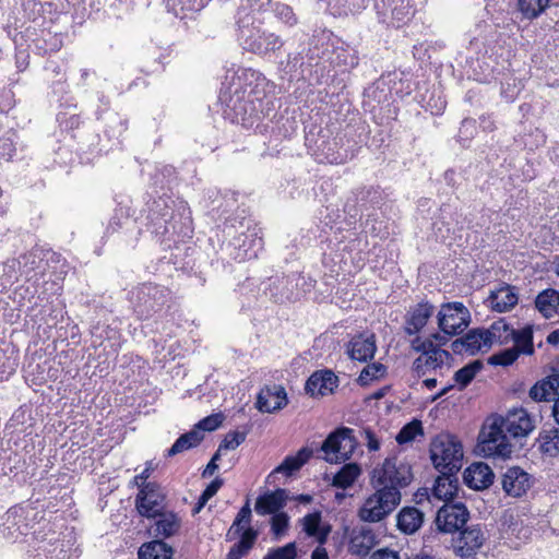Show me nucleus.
<instances>
[{"label":"nucleus","instance_id":"obj_43","mask_svg":"<svg viewBox=\"0 0 559 559\" xmlns=\"http://www.w3.org/2000/svg\"><path fill=\"white\" fill-rule=\"evenodd\" d=\"M418 435H423L421 421L414 419L400 430L395 440L399 444H404L413 441Z\"/></svg>","mask_w":559,"mask_h":559},{"label":"nucleus","instance_id":"obj_24","mask_svg":"<svg viewBox=\"0 0 559 559\" xmlns=\"http://www.w3.org/2000/svg\"><path fill=\"white\" fill-rule=\"evenodd\" d=\"M440 475L437 477L432 488L435 498L445 502H450L459 491L457 473L449 471H438Z\"/></svg>","mask_w":559,"mask_h":559},{"label":"nucleus","instance_id":"obj_21","mask_svg":"<svg viewBox=\"0 0 559 559\" xmlns=\"http://www.w3.org/2000/svg\"><path fill=\"white\" fill-rule=\"evenodd\" d=\"M377 544V535L370 527H355L350 533L349 551L352 555L365 557Z\"/></svg>","mask_w":559,"mask_h":559},{"label":"nucleus","instance_id":"obj_55","mask_svg":"<svg viewBox=\"0 0 559 559\" xmlns=\"http://www.w3.org/2000/svg\"><path fill=\"white\" fill-rule=\"evenodd\" d=\"M360 437L366 440V445L369 451H378L380 449V442L376 433L370 428H364L360 431Z\"/></svg>","mask_w":559,"mask_h":559},{"label":"nucleus","instance_id":"obj_17","mask_svg":"<svg viewBox=\"0 0 559 559\" xmlns=\"http://www.w3.org/2000/svg\"><path fill=\"white\" fill-rule=\"evenodd\" d=\"M151 518L154 519V523L151 525L150 532L158 539L163 540V538L175 536L181 528V518L173 511L164 510Z\"/></svg>","mask_w":559,"mask_h":559},{"label":"nucleus","instance_id":"obj_19","mask_svg":"<svg viewBox=\"0 0 559 559\" xmlns=\"http://www.w3.org/2000/svg\"><path fill=\"white\" fill-rule=\"evenodd\" d=\"M338 378L331 370H318L307 380L305 390L311 396L328 395L337 388Z\"/></svg>","mask_w":559,"mask_h":559},{"label":"nucleus","instance_id":"obj_3","mask_svg":"<svg viewBox=\"0 0 559 559\" xmlns=\"http://www.w3.org/2000/svg\"><path fill=\"white\" fill-rule=\"evenodd\" d=\"M534 428V419L525 408H512L506 416H495L485 423L477 447L485 456L509 457L513 448L510 438L526 437Z\"/></svg>","mask_w":559,"mask_h":559},{"label":"nucleus","instance_id":"obj_34","mask_svg":"<svg viewBox=\"0 0 559 559\" xmlns=\"http://www.w3.org/2000/svg\"><path fill=\"white\" fill-rule=\"evenodd\" d=\"M204 439V435L199 430H190L183 435H181L171 448L168 450L167 455L174 456L186 450L198 447L201 441Z\"/></svg>","mask_w":559,"mask_h":559},{"label":"nucleus","instance_id":"obj_7","mask_svg":"<svg viewBox=\"0 0 559 559\" xmlns=\"http://www.w3.org/2000/svg\"><path fill=\"white\" fill-rule=\"evenodd\" d=\"M358 441L354 436V429L340 427L332 431L321 444V451L325 454V461L341 463L347 461L354 453Z\"/></svg>","mask_w":559,"mask_h":559},{"label":"nucleus","instance_id":"obj_38","mask_svg":"<svg viewBox=\"0 0 559 559\" xmlns=\"http://www.w3.org/2000/svg\"><path fill=\"white\" fill-rule=\"evenodd\" d=\"M511 341L514 342L513 347L520 354L532 355L534 353L533 328L531 325H526L521 330L514 329V335Z\"/></svg>","mask_w":559,"mask_h":559},{"label":"nucleus","instance_id":"obj_1","mask_svg":"<svg viewBox=\"0 0 559 559\" xmlns=\"http://www.w3.org/2000/svg\"><path fill=\"white\" fill-rule=\"evenodd\" d=\"M411 466L397 462L396 457H388L373 468L371 486L374 492L369 496L358 511L361 521L377 523L392 513L401 502L400 488L412 481Z\"/></svg>","mask_w":559,"mask_h":559},{"label":"nucleus","instance_id":"obj_15","mask_svg":"<svg viewBox=\"0 0 559 559\" xmlns=\"http://www.w3.org/2000/svg\"><path fill=\"white\" fill-rule=\"evenodd\" d=\"M376 352V335L370 332L356 334L346 344V354L348 357L359 362L372 360Z\"/></svg>","mask_w":559,"mask_h":559},{"label":"nucleus","instance_id":"obj_29","mask_svg":"<svg viewBox=\"0 0 559 559\" xmlns=\"http://www.w3.org/2000/svg\"><path fill=\"white\" fill-rule=\"evenodd\" d=\"M174 548L162 539L144 543L138 551L139 559H171Z\"/></svg>","mask_w":559,"mask_h":559},{"label":"nucleus","instance_id":"obj_64","mask_svg":"<svg viewBox=\"0 0 559 559\" xmlns=\"http://www.w3.org/2000/svg\"><path fill=\"white\" fill-rule=\"evenodd\" d=\"M550 382H554V392L556 397H559V373L554 372L548 376Z\"/></svg>","mask_w":559,"mask_h":559},{"label":"nucleus","instance_id":"obj_59","mask_svg":"<svg viewBox=\"0 0 559 559\" xmlns=\"http://www.w3.org/2000/svg\"><path fill=\"white\" fill-rule=\"evenodd\" d=\"M313 451L307 447L301 448L296 455V460L300 463L301 466H304L312 456Z\"/></svg>","mask_w":559,"mask_h":559},{"label":"nucleus","instance_id":"obj_63","mask_svg":"<svg viewBox=\"0 0 559 559\" xmlns=\"http://www.w3.org/2000/svg\"><path fill=\"white\" fill-rule=\"evenodd\" d=\"M311 559H329V556L324 548L318 547L312 551Z\"/></svg>","mask_w":559,"mask_h":559},{"label":"nucleus","instance_id":"obj_40","mask_svg":"<svg viewBox=\"0 0 559 559\" xmlns=\"http://www.w3.org/2000/svg\"><path fill=\"white\" fill-rule=\"evenodd\" d=\"M483 367L484 365L480 360H474L455 371L453 379L460 386V390L465 389Z\"/></svg>","mask_w":559,"mask_h":559},{"label":"nucleus","instance_id":"obj_57","mask_svg":"<svg viewBox=\"0 0 559 559\" xmlns=\"http://www.w3.org/2000/svg\"><path fill=\"white\" fill-rule=\"evenodd\" d=\"M15 151V146L10 136L0 139V156L11 158Z\"/></svg>","mask_w":559,"mask_h":559},{"label":"nucleus","instance_id":"obj_61","mask_svg":"<svg viewBox=\"0 0 559 559\" xmlns=\"http://www.w3.org/2000/svg\"><path fill=\"white\" fill-rule=\"evenodd\" d=\"M452 350L456 354H461L462 352L467 353V344H465V336L462 338L455 340L452 345Z\"/></svg>","mask_w":559,"mask_h":559},{"label":"nucleus","instance_id":"obj_8","mask_svg":"<svg viewBox=\"0 0 559 559\" xmlns=\"http://www.w3.org/2000/svg\"><path fill=\"white\" fill-rule=\"evenodd\" d=\"M411 346L415 352L421 354L413 362V370L418 376H424L429 370L441 368L452 358L448 350L440 348L431 340H421L419 336H416L412 341Z\"/></svg>","mask_w":559,"mask_h":559},{"label":"nucleus","instance_id":"obj_48","mask_svg":"<svg viewBox=\"0 0 559 559\" xmlns=\"http://www.w3.org/2000/svg\"><path fill=\"white\" fill-rule=\"evenodd\" d=\"M297 548L295 543H288L283 547L270 549L263 559H296Z\"/></svg>","mask_w":559,"mask_h":559},{"label":"nucleus","instance_id":"obj_45","mask_svg":"<svg viewBox=\"0 0 559 559\" xmlns=\"http://www.w3.org/2000/svg\"><path fill=\"white\" fill-rule=\"evenodd\" d=\"M385 368L382 364H369L361 370L357 381L360 385H368L372 380L382 377Z\"/></svg>","mask_w":559,"mask_h":559},{"label":"nucleus","instance_id":"obj_50","mask_svg":"<svg viewBox=\"0 0 559 559\" xmlns=\"http://www.w3.org/2000/svg\"><path fill=\"white\" fill-rule=\"evenodd\" d=\"M246 440V433L239 431L228 432L218 447V452L223 450H235Z\"/></svg>","mask_w":559,"mask_h":559},{"label":"nucleus","instance_id":"obj_13","mask_svg":"<svg viewBox=\"0 0 559 559\" xmlns=\"http://www.w3.org/2000/svg\"><path fill=\"white\" fill-rule=\"evenodd\" d=\"M165 493L157 483H147L139 489L135 499L138 512L145 518H151L156 513L164 511Z\"/></svg>","mask_w":559,"mask_h":559},{"label":"nucleus","instance_id":"obj_53","mask_svg":"<svg viewBox=\"0 0 559 559\" xmlns=\"http://www.w3.org/2000/svg\"><path fill=\"white\" fill-rule=\"evenodd\" d=\"M178 4L180 5V10L182 12H198L204 8L205 2H204V0H178ZM176 15L179 16L180 19H183L187 16L186 13H183L182 15H179L178 12H176Z\"/></svg>","mask_w":559,"mask_h":559},{"label":"nucleus","instance_id":"obj_56","mask_svg":"<svg viewBox=\"0 0 559 559\" xmlns=\"http://www.w3.org/2000/svg\"><path fill=\"white\" fill-rule=\"evenodd\" d=\"M342 7L355 14V13H359L361 12L362 10H365L367 8V4L369 2V0H337Z\"/></svg>","mask_w":559,"mask_h":559},{"label":"nucleus","instance_id":"obj_26","mask_svg":"<svg viewBox=\"0 0 559 559\" xmlns=\"http://www.w3.org/2000/svg\"><path fill=\"white\" fill-rule=\"evenodd\" d=\"M518 300L515 288L510 285H502L490 293L487 304L493 311L506 312L511 310L518 304Z\"/></svg>","mask_w":559,"mask_h":559},{"label":"nucleus","instance_id":"obj_20","mask_svg":"<svg viewBox=\"0 0 559 559\" xmlns=\"http://www.w3.org/2000/svg\"><path fill=\"white\" fill-rule=\"evenodd\" d=\"M435 311L433 305L428 301H421L407 312L404 332L407 335H416L427 324L429 318Z\"/></svg>","mask_w":559,"mask_h":559},{"label":"nucleus","instance_id":"obj_42","mask_svg":"<svg viewBox=\"0 0 559 559\" xmlns=\"http://www.w3.org/2000/svg\"><path fill=\"white\" fill-rule=\"evenodd\" d=\"M549 0H519V9L527 19H535L548 7Z\"/></svg>","mask_w":559,"mask_h":559},{"label":"nucleus","instance_id":"obj_35","mask_svg":"<svg viewBox=\"0 0 559 559\" xmlns=\"http://www.w3.org/2000/svg\"><path fill=\"white\" fill-rule=\"evenodd\" d=\"M490 345L497 343L504 345L511 342L514 335V329L511 328L503 319L495 321L489 329H486Z\"/></svg>","mask_w":559,"mask_h":559},{"label":"nucleus","instance_id":"obj_10","mask_svg":"<svg viewBox=\"0 0 559 559\" xmlns=\"http://www.w3.org/2000/svg\"><path fill=\"white\" fill-rule=\"evenodd\" d=\"M437 319L443 334L454 336L468 326L471 313L462 302L453 301L441 305Z\"/></svg>","mask_w":559,"mask_h":559},{"label":"nucleus","instance_id":"obj_22","mask_svg":"<svg viewBox=\"0 0 559 559\" xmlns=\"http://www.w3.org/2000/svg\"><path fill=\"white\" fill-rule=\"evenodd\" d=\"M237 250L235 259L238 261L250 260L258 257L259 250L262 248V238L258 237L255 229L240 234L233 242Z\"/></svg>","mask_w":559,"mask_h":559},{"label":"nucleus","instance_id":"obj_2","mask_svg":"<svg viewBox=\"0 0 559 559\" xmlns=\"http://www.w3.org/2000/svg\"><path fill=\"white\" fill-rule=\"evenodd\" d=\"M266 78L252 69L243 71L234 82L229 93L224 92L221 100L225 105L224 115L234 123L252 126L269 116L271 102L266 99Z\"/></svg>","mask_w":559,"mask_h":559},{"label":"nucleus","instance_id":"obj_14","mask_svg":"<svg viewBox=\"0 0 559 559\" xmlns=\"http://www.w3.org/2000/svg\"><path fill=\"white\" fill-rule=\"evenodd\" d=\"M174 211L168 205L167 200L159 198L150 206L147 219L148 228L152 234L163 237L170 231V225Z\"/></svg>","mask_w":559,"mask_h":559},{"label":"nucleus","instance_id":"obj_6","mask_svg":"<svg viewBox=\"0 0 559 559\" xmlns=\"http://www.w3.org/2000/svg\"><path fill=\"white\" fill-rule=\"evenodd\" d=\"M169 292L167 288L145 283L130 292V302L134 312L140 319H148L160 311L168 301Z\"/></svg>","mask_w":559,"mask_h":559},{"label":"nucleus","instance_id":"obj_32","mask_svg":"<svg viewBox=\"0 0 559 559\" xmlns=\"http://www.w3.org/2000/svg\"><path fill=\"white\" fill-rule=\"evenodd\" d=\"M361 474L357 463H347L333 476L332 486L341 489L350 487Z\"/></svg>","mask_w":559,"mask_h":559},{"label":"nucleus","instance_id":"obj_44","mask_svg":"<svg viewBox=\"0 0 559 559\" xmlns=\"http://www.w3.org/2000/svg\"><path fill=\"white\" fill-rule=\"evenodd\" d=\"M520 355L519 350L514 347L506 348L490 356L488 358V364L492 366L507 367L512 365Z\"/></svg>","mask_w":559,"mask_h":559},{"label":"nucleus","instance_id":"obj_11","mask_svg":"<svg viewBox=\"0 0 559 559\" xmlns=\"http://www.w3.org/2000/svg\"><path fill=\"white\" fill-rule=\"evenodd\" d=\"M487 540L480 525H471L459 531L452 540L453 552L461 559H475L477 552Z\"/></svg>","mask_w":559,"mask_h":559},{"label":"nucleus","instance_id":"obj_39","mask_svg":"<svg viewBox=\"0 0 559 559\" xmlns=\"http://www.w3.org/2000/svg\"><path fill=\"white\" fill-rule=\"evenodd\" d=\"M535 305L545 317H549L559 307V293L554 289H546L537 295Z\"/></svg>","mask_w":559,"mask_h":559},{"label":"nucleus","instance_id":"obj_54","mask_svg":"<svg viewBox=\"0 0 559 559\" xmlns=\"http://www.w3.org/2000/svg\"><path fill=\"white\" fill-rule=\"evenodd\" d=\"M304 64V58L299 52L288 53L286 64L283 67V70L287 74H293L297 72L298 69Z\"/></svg>","mask_w":559,"mask_h":559},{"label":"nucleus","instance_id":"obj_28","mask_svg":"<svg viewBox=\"0 0 559 559\" xmlns=\"http://www.w3.org/2000/svg\"><path fill=\"white\" fill-rule=\"evenodd\" d=\"M424 522V513L415 507H405L396 515V526L404 534H414Z\"/></svg>","mask_w":559,"mask_h":559},{"label":"nucleus","instance_id":"obj_18","mask_svg":"<svg viewBox=\"0 0 559 559\" xmlns=\"http://www.w3.org/2000/svg\"><path fill=\"white\" fill-rule=\"evenodd\" d=\"M501 485L504 492L512 497H521L531 488L528 473L518 466H512L502 475Z\"/></svg>","mask_w":559,"mask_h":559},{"label":"nucleus","instance_id":"obj_52","mask_svg":"<svg viewBox=\"0 0 559 559\" xmlns=\"http://www.w3.org/2000/svg\"><path fill=\"white\" fill-rule=\"evenodd\" d=\"M302 466L295 456H286L284 461L269 475V478L275 473H283L290 476L294 472L300 469Z\"/></svg>","mask_w":559,"mask_h":559},{"label":"nucleus","instance_id":"obj_37","mask_svg":"<svg viewBox=\"0 0 559 559\" xmlns=\"http://www.w3.org/2000/svg\"><path fill=\"white\" fill-rule=\"evenodd\" d=\"M465 344H467V353L469 355H475L483 348L491 346L486 329L471 330L465 335Z\"/></svg>","mask_w":559,"mask_h":559},{"label":"nucleus","instance_id":"obj_36","mask_svg":"<svg viewBox=\"0 0 559 559\" xmlns=\"http://www.w3.org/2000/svg\"><path fill=\"white\" fill-rule=\"evenodd\" d=\"M528 396L534 402L555 401L554 382H550L548 376L543 378L530 389Z\"/></svg>","mask_w":559,"mask_h":559},{"label":"nucleus","instance_id":"obj_51","mask_svg":"<svg viewBox=\"0 0 559 559\" xmlns=\"http://www.w3.org/2000/svg\"><path fill=\"white\" fill-rule=\"evenodd\" d=\"M223 423V416L221 414L210 415L203 419H201L197 425L194 430H199L204 435V431H214L217 429Z\"/></svg>","mask_w":559,"mask_h":559},{"label":"nucleus","instance_id":"obj_12","mask_svg":"<svg viewBox=\"0 0 559 559\" xmlns=\"http://www.w3.org/2000/svg\"><path fill=\"white\" fill-rule=\"evenodd\" d=\"M469 519V512L463 502H445L437 512L436 525L442 533L461 531Z\"/></svg>","mask_w":559,"mask_h":559},{"label":"nucleus","instance_id":"obj_33","mask_svg":"<svg viewBox=\"0 0 559 559\" xmlns=\"http://www.w3.org/2000/svg\"><path fill=\"white\" fill-rule=\"evenodd\" d=\"M302 528L310 537H316L318 542L324 543L330 533V528L321 527V513L313 512L302 518Z\"/></svg>","mask_w":559,"mask_h":559},{"label":"nucleus","instance_id":"obj_41","mask_svg":"<svg viewBox=\"0 0 559 559\" xmlns=\"http://www.w3.org/2000/svg\"><path fill=\"white\" fill-rule=\"evenodd\" d=\"M251 521V508L249 504V501L246 502V504L239 510L237 513L234 523L231 524L230 528L228 530L226 537L227 540L234 539L236 536L240 535L243 530L241 524L242 523H250Z\"/></svg>","mask_w":559,"mask_h":559},{"label":"nucleus","instance_id":"obj_31","mask_svg":"<svg viewBox=\"0 0 559 559\" xmlns=\"http://www.w3.org/2000/svg\"><path fill=\"white\" fill-rule=\"evenodd\" d=\"M539 450L550 456L559 455V428H544L538 436Z\"/></svg>","mask_w":559,"mask_h":559},{"label":"nucleus","instance_id":"obj_58","mask_svg":"<svg viewBox=\"0 0 559 559\" xmlns=\"http://www.w3.org/2000/svg\"><path fill=\"white\" fill-rule=\"evenodd\" d=\"M370 559H401L397 551L390 548H381L376 550Z\"/></svg>","mask_w":559,"mask_h":559},{"label":"nucleus","instance_id":"obj_23","mask_svg":"<svg viewBox=\"0 0 559 559\" xmlns=\"http://www.w3.org/2000/svg\"><path fill=\"white\" fill-rule=\"evenodd\" d=\"M463 478L469 488L479 490L489 487L493 483L495 474L489 465L477 462L464 471Z\"/></svg>","mask_w":559,"mask_h":559},{"label":"nucleus","instance_id":"obj_47","mask_svg":"<svg viewBox=\"0 0 559 559\" xmlns=\"http://www.w3.org/2000/svg\"><path fill=\"white\" fill-rule=\"evenodd\" d=\"M289 526V516L285 512L273 514L271 518V532L275 539H280L285 535Z\"/></svg>","mask_w":559,"mask_h":559},{"label":"nucleus","instance_id":"obj_49","mask_svg":"<svg viewBox=\"0 0 559 559\" xmlns=\"http://www.w3.org/2000/svg\"><path fill=\"white\" fill-rule=\"evenodd\" d=\"M274 13L280 21L289 27H293L298 23V19L293 9L285 3H277L274 8Z\"/></svg>","mask_w":559,"mask_h":559},{"label":"nucleus","instance_id":"obj_60","mask_svg":"<svg viewBox=\"0 0 559 559\" xmlns=\"http://www.w3.org/2000/svg\"><path fill=\"white\" fill-rule=\"evenodd\" d=\"M152 466L147 464L144 471L134 477L135 480L141 479V484H139V489L142 488L143 485H147V478L151 476Z\"/></svg>","mask_w":559,"mask_h":559},{"label":"nucleus","instance_id":"obj_62","mask_svg":"<svg viewBox=\"0 0 559 559\" xmlns=\"http://www.w3.org/2000/svg\"><path fill=\"white\" fill-rule=\"evenodd\" d=\"M218 468V465L212 461H210L205 467V469L202 473V477H210L212 476Z\"/></svg>","mask_w":559,"mask_h":559},{"label":"nucleus","instance_id":"obj_27","mask_svg":"<svg viewBox=\"0 0 559 559\" xmlns=\"http://www.w3.org/2000/svg\"><path fill=\"white\" fill-rule=\"evenodd\" d=\"M23 521L24 518L21 513V509H9L1 525V534L3 537L16 540L20 536L25 535L27 525L23 524Z\"/></svg>","mask_w":559,"mask_h":559},{"label":"nucleus","instance_id":"obj_25","mask_svg":"<svg viewBox=\"0 0 559 559\" xmlns=\"http://www.w3.org/2000/svg\"><path fill=\"white\" fill-rule=\"evenodd\" d=\"M287 495L285 489H276L257 498L254 510L260 515L276 514L286 504Z\"/></svg>","mask_w":559,"mask_h":559},{"label":"nucleus","instance_id":"obj_5","mask_svg":"<svg viewBox=\"0 0 559 559\" xmlns=\"http://www.w3.org/2000/svg\"><path fill=\"white\" fill-rule=\"evenodd\" d=\"M430 459L437 471L459 473L463 462V447L450 433L438 435L430 444Z\"/></svg>","mask_w":559,"mask_h":559},{"label":"nucleus","instance_id":"obj_46","mask_svg":"<svg viewBox=\"0 0 559 559\" xmlns=\"http://www.w3.org/2000/svg\"><path fill=\"white\" fill-rule=\"evenodd\" d=\"M222 486L223 479L216 477L214 480H212L199 497V500L195 507L193 508V514L199 513L202 510V508L206 504V502L216 495V492L219 490Z\"/></svg>","mask_w":559,"mask_h":559},{"label":"nucleus","instance_id":"obj_4","mask_svg":"<svg viewBox=\"0 0 559 559\" xmlns=\"http://www.w3.org/2000/svg\"><path fill=\"white\" fill-rule=\"evenodd\" d=\"M238 40L245 50L261 57L270 56L284 46L281 36L263 29L248 15L238 21Z\"/></svg>","mask_w":559,"mask_h":559},{"label":"nucleus","instance_id":"obj_9","mask_svg":"<svg viewBox=\"0 0 559 559\" xmlns=\"http://www.w3.org/2000/svg\"><path fill=\"white\" fill-rule=\"evenodd\" d=\"M373 9L378 21L392 27L405 25L414 15L409 0H373Z\"/></svg>","mask_w":559,"mask_h":559},{"label":"nucleus","instance_id":"obj_16","mask_svg":"<svg viewBox=\"0 0 559 559\" xmlns=\"http://www.w3.org/2000/svg\"><path fill=\"white\" fill-rule=\"evenodd\" d=\"M288 403L283 385L271 384L263 386L257 396V407L262 413H273L285 407Z\"/></svg>","mask_w":559,"mask_h":559},{"label":"nucleus","instance_id":"obj_30","mask_svg":"<svg viewBox=\"0 0 559 559\" xmlns=\"http://www.w3.org/2000/svg\"><path fill=\"white\" fill-rule=\"evenodd\" d=\"M239 536L240 539L230 547L225 559H242L246 557L255 544L258 532L248 527Z\"/></svg>","mask_w":559,"mask_h":559}]
</instances>
